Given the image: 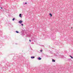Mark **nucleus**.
Listing matches in <instances>:
<instances>
[{
	"instance_id": "nucleus-1",
	"label": "nucleus",
	"mask_w": 73,
	"mask_h": 73,
	"mask_svg": "<svg viewBox=\"0 0 73 73\" xmlns=\"http://www.w3.org/2000/svg\"><path fill=\"white\" fill-rule=\"evenodd\" d=\"M22 22H23V21H19V23H20V24H21L22 23Z\"/></svg>"
},
{
	"instance_id": "nucleus-2",
	"label": "nucleus",
	"mask_w": 73,
	"mask_h": 73,
	"mask_svg": "<svg viewBox=\"0 0 73 73\" xmlns=\"http://www.w3.org/2000/svg\"><path fill=\"white\" fill-rule=\"evenodd\" d=\"M19 17H21V14H19Z\"/></svg>"
},
{
	"instance_id": "nucleus-3",
	"label": "nucleus",
	"mask_w": 73,
	"mask_h": 73,
	"mask_svg": "<svg viewBox=\"0 0 73 73\" xmlns=\"http://www.w3.org/2000/svg\"><path fill=\"white\" fill-rule=\"evenodd\" d=\"M41 58L40 57H39V58H38V60H41Z\"/></svg>"
},
{
	"instance_id": "nucleus-4",
	"label": "nucleus",
	"mask_w": 73,
	"mask_h": 73,
	"mask_svg": "<svg viewBox=\"0 0 73 73\" xmlns=\"http://www.w3.org/2000/svg\"><path fill=\"white\" fill-rule=\"evenodd\" d=\"M49 15H50V17H52V14H50V13Z\"/></svg>"
},
{
	"instance_id": "nucleus-5",
	"label": "nucleus",
	"mask_w": 73,
	"mask_h": 73,
	"mask_svg": "<svg viewBox=\"0 0 73 73\" xmlns=\"http://www.w3.org/2000/svg\"><path fill=\"white\" fill-rule=\"evenodd\" d=\"M52 62H55V60H54V59H52Z\"/></svg>"
},
{
	"instance_id": "nucleus-6",
	"label": "nucleus",
	"mask_w": 73,
	"mask_h": 73,
	"mask_svg": "<svg viewBox=\"0 0 73 73\" xmlns=\"http://www.w3.org/2000/svg\"><path fill=\"white\" fill-rule=\"evenodd\" d=\"M31 58H35V57H34V56L31 57Z\"/></svg>"
},
{
	"instance_id": "nucleus-7",
	"label": "nucleus",
	"mask_w": 73,
	"mask_h": 73,
	"mask_svg": "<svg viewBox=\"0 0 73 73\" xmlns=\"http://www.w3.org/2000/svg\"><path fill=\"white\" fill-rule=\"evenodd\" d=\"M70 57L71 58H73V57L72 56H70Z\"/></svg>"
},
{
	"instance_id": "nucleus-8",
	"label": "nucleus",
	"mask_w": 73,
	"mask_h": 73,
	"mask_svg": "<svg viewBox=\"0 0 73 73\" xmlns=\"http://www.w3.org/2000/svg\"><path fill=\"white\" fill-rule=\"evenodd\" d=\"M16 33H19V32H18V31H16Z\"/></svg>"
},
{
	"instance_id": "nucleus-9",
	"label": "nucleus",
	"mask_w": 73,
	"mask_h": 73,
	"mask_svg": "<svg viewBox=\"0 0 73 73\" xmlns=\"http://www.w3.org/2000/svg\"><path fill=\"white\" fill-rule=\"evenodd\" d=\"M15 20V18H13V21H14V20Z\"/></svg>"
},
{
	"instance_id": "nucleus-10",
	"label": "nucleus",
	"mask_w": 73,
	"mask_h": 73,
	"mask_svg": "<svg viewBox=\"0 0 73 73\" xmlns=\"http://www.w3.org/2000/svg\"><path fill=\"white\" fill-rule=\"evenodd\" d=\"M40 52H42V50H40Z\"/></svg>"
},
{
	"instance_id": "nucleus-11",
	"label": "nucleus",
	"mask_w": 73,
	"mask_h": 73,
	"mask_svg": "<svg viewBox=\"0 0 73 73\" xmlns=\"http://www.w3.org/2000/svg\"><path fill=\"white\" fill-rule=\"evenodd\" d=\"M27 4V3H25V4Z\"/></svg>"
},
{
	"instance_id": "nucleus-12",
	"label": "nucleus",
	"mask_w": 73,
	"mask_h": 73,
	"mask_svg": "<svg viewBox=\"0 0 73 73\" xmlns=\"http://www.w3.org/2000/svg\"><path fill=\"white\" fill-rule=\"evenodd\" d=\"M21 25H22V26H23V24H21Z\"/></svg>"
},
{
	"instance_id": "nucleus-13",
	"label": "nucleus",
	"mask_w": 73,
	"mask_h": 73,
	"mask_svg": "<svg viewBox=\"0 0 73 73\" xmlns=\"http://www.w3.org/2000/svg\"><path fill=\"white\" fill-rule=\"evenodd\" d=\"M29 41H30V42L31 41L30 40H29Z\"/></svg>"
},
{
	"instance_id": "nucleus-14",
	"label": "nucleus",
	"mask_w": 73,
	"mask_h": 73,
	"mask_svg": "<svg viewBox=\"0 0 73 73\" xmlns=\"http://www.w3.org/2000/svg\"><path fill=\"white\" fill-rule=\"evenodd\" d=\"M1 9H2V7H1Z\"/></svg>"
},
{
	"instance_id": "nucleus-15",
	"label": "nucleus",
	"mask_w": 73,
	"mask_h": 73,
	"mask_svg": "<svg viewBox=\"0 0 73 73\" xmlns=\"http://www.w3.org/2000/svg\"><path fill=\"white\" fill-rule=\"evenodd\" d=\"M71 28H73V27H71Z\"/></svg>"
}]
</instances>
